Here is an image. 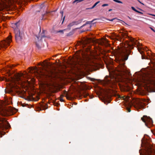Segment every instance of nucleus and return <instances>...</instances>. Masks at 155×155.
Segmentation results:
<instances>
[{"label": "nucleus", "instance_id": "obj_1", "mask_svg": "<svg viewBox=\"0 0 155 155\" xmlns=\"http://www.w3.org/2000/svg\"><path fill=\"white\" fill-rule=\"evenodd\" d=\"M126 49L121 48L116 53L117 61L119 63V67L116 69L114 74L116 75V78L120 82L119 84L120 88L121 91H125L126 90Z\"/></svg>", "mask_w": 155, "mask_h": 155}, {"label": "nucleus", "instance_id": "obj_2", "mask_svg": "<svg viewBox=\"0 0 155 155\" xmlns=\"http://www.w3.org/2000/svg\"><path fill=\"white\" fill-rule=\"evenodd\" d=\"M30 75L26 72H25L24 73H16L14 75V77L12 76L9 78H6L4 77L2 78L0 77V81L4 80L5 81L9 82V85H11L12 87L14 86V85L12 84L17 83L21 84L25 82L23 79H27L29 78Z\"/></svg>", "mask_w": 155, "mask_h": 155}, {"label": "nucleus", "instance_id": "obj_3", "mask_svg": "<svg viewBox=\"0 0 155 155\" xmlns=\"http://www.w3.org/2000/svg\"><path fill=\"white\" fill-rule=\"evenodd\" d=\"M134 45L138 46L140 45V44L137 40L128 36L127 32V60L128 59V53L134 48Z\"/></svg>", "mask_w": 155, "mask_h": 155}, {"label": "nucleus", "instance_id": "obj_4", "mask_svg": "<svg viewBox=\"0 0 155 155\" xmlns=\"http://www.w3.org/2000/svg\"><path fill=\"white\" fill-rule=\"evenodd\" d=\"M19 25V23L18 22L13 24L12 25L15 31V40L16 42L18 43L21 42L24 36V34L21 32L18 29Z\"/></svg>", "mask_w": 155, "mask_h": 155}, {"label": "nucleus", "instance_id": "obj_5", "mask_svg": "<svg viewBox=\"0 0 155 155\" xmlns=\"http://www.w3.org/2000/svg\"><path fill=\"white\" fill-rule=\"evenodd\" d=\"M49 64L48 62H46L45 63H42L41 65V66L43 67V69L42 70L40 69V71H39L38 69L37 68L35 67L31 69H29L28 72H30L31 71H32V72H34L35 74H39L44 75L45 74L44 72L43 71H46V69L48 68L49 65Z\"/></svg>", "mask_w": 155, "mask_h": 155}, {"label": "nucleus", "instance_id": "obj_6", "mask_svg": "<svg viewBox=\"0 0 155 155\" xmlns=\"http://www.w3.org/2000/svg\"><path fill=\"white\" fill-rule=\"evenodd\" d=\"M6 2H8V5H7L5 2H4V1L2 3L0 2V11L3 10L4 9L8 10L12 9L11 5H12V0H6Z\"/></svg>", "mask_w": 155, "mask_h": 155}, {"label": "nucleus", "instance_id": "obj_7", "mask_svg": "<svg viewBox=\"0 0 155 155\" xmlns=\"http://www.w3.org/2000/svg\"><path fill=\"white\" fill-rule=\"evenodd\" d=\"M141 119L148 127H150L153 124V120L152 119L149 117L144 116L141 118Z\"/></svg>", "mask_w": 155, "mask_h": 155}, {"label": "nucleus", "instance_id": "obj_8", "mask_svg": "<svg viewBox=\"0 0 155 155\" xmlns=\"http://www.w3.org/2000/svg\"><path fill=\"white\" fill-rule=\"evenodd\" d=\"M144 82L147 84H150L149 86L151 89L152 91L155 92V81L149 78H147V80H144Z\"/></svg>", "mask_w": 155, "mask_h": 155}, {"label": "nucleus", "instance_id": "obj_9", "mask_svg": "<svg viewBox=\"0 0 155 155\" xmlns=\"http://www.w3.org/2000/svg\"><path fill=\"white\" fill-rule=\"evenodd\" d=\"M127 110L128 112H130L131 111L130 107L133 105V103L132 102V97H130L129 96L127 95Z\"/></svg>", "mask_w": 155, "mask_h": 155}, {"label": "nucleus", "instance_id": "obj_10", "mask_svg": "<svg viewBox=\"0 0 155 155\" xmlns=\"http://www.w3.org/2000/svg\"><path fill=\"white\" fill-rule=\"evenodd\" d=\"M144 155H155V150L154 151L151 147L150 146L146 151Z\"/></svg>", "mask_w": 155, "mask_h": 155}, {"label": "nucleus", "instance_id": "obj_11", "mask_svg": "<svg viewBox=\"0 0 155 155\" xmlns=\"http://www.w3.org/2000/svg\"><path fill=\"white\" fill-rule=\"evenodd\" d=\"M38 8L40 9V10H38V12H46V8L44 3L42 4L41 5L38 7Z\"/></svg>", "mask_w": 155, "mask_h": 155}, {"label": "nucleus", "instance_id": "obj_12", "mask_svg": "<svg viewBox=\"0 0 155 155\" xmlns=\"http://www.w3.org/2000/svg\"><path fill=\"white\" fill-rule=\"evenodd\" d=\"M75 61H76V62L77 63H78L79 64L81 65V64H83V63H81L80 61H82L81 58L80 56L78 55V54H76V57H75V58H74Z\"/></svg>", "mask_w": 155, "mask_h": 155}, {"label": "nucleus", "instance_id": "obj_13", "mask_svg": "<svg viewBox=\"0 0 155 155\" xmlns=\"http://www.w3.org/2000/svg\"><path fill=\"white\" fill-rule=\"evenodd\" d=\"M100 44L107 46L108 45V41L106 39H103L100 41Z\"/></svg>", "mask_w": 155, "mask_h": 155}, {"label": "nucleus", "instance_id": "obj_14", "mask_svg": "<svg viewBox=\"0 0 155 155\" xmlns=\"http://www.w3.org/2000/svg\"><path fill=\"white\" fill-rule=\"evenodd\" d=\"M78 24V23L77 22H73L70 23L68 25V28L67 29L70 30L71 29V27L72 26L74 25H77Z\"/></svg>", "mask_w": 155, "mask_h": 155}, {"label": "nucleus", "instance_id": "obj_15", "mask_svg": "<svg viewBox=\"0 0 155 155\" xmlns=\"http://www.w3.org/2000/svg\"><path fill=\"white\" fill-rule=\"evenodd\" d=\"M131 8L133 10H134V11H135V12H136L137 13H139L140 14H141V15H143V12L137 10L134 7H131Z\"/></svg>", "mask_w": 155, "mask_h": 155}, {"label": "nucleus", "instance_id": "obj_16", "mask_svg": "<svg viewBox=\"0 0 155 155\" xmlns=\"http://www.w3.org/2000/svg\"><path fill=\"white\" fill-rule=\"evenodd\" d=\"M47 86L49 88H51L50 86H53L54 85V83L53 82H47L46 84Z\"/></svg>", "mask_w": 155, "mask_h": 155}, {"label": "nucleus", "instance_id": "obj_17", "mask_svg": "<svg viewBox=\"0 0 155 155\" xmlns=\"http://www.w3.org/2000/svg\"><path fill=\"white\" fill-rule=\"evenodd\" d=\"M138 106L140 108H142L143 107V104L142 102L140 101L138 104Z\"/></svg>", "mask_w": 155, "mask_h": 155}, {"label": "nucleus", "instance_id": "obj_18", "mask_svg": "<svg viewBox=\"0 0 155 155\" xmlns=\"http://www.w3.org/2000/svg\"><path fill=\"white\" fill-rule=\"evenodd\" d=\"M126 71H127V77L128 76L129 77H130V76H131V74L130 73V72L127 69V68ZM127 79H128V78H127Z\"/></svg>", "mask_w": 155, "mask_h": 155}, {"label": "nucleus", "instance_id": "obj_19", "mask_svg": "<svg viewBox=\"0 0 155 155\" xmlns=\"http://www.w3.org/2000/svg\"><path fill=\"white\" fill-rule=\"evenodd\" d=\"M67 30V29H64V30L58 31H57V32L58 33H63L64 32V31H65L66 30Z\"/></svg>", "mask_w": 155, "mask_h": 155}, {"label": "nucleus", "instance_id": "obj_20", "mask_svg": "<svg viewBox=\"0 0 155 155\" xmlns=\"http://www.w3.org/2000/svg\"><path fill=\"white\" fill-rule=\"evenodd\" d=\"M100 2V1H98L96 2L94 4L93 6L91 8V9L93 8L98 3Z\"/></svg>", "mask_w": 155, "mask_h": 155}, {"label": "nucleus", "instance_id": "obj_21", "mask_svg": "<svg viewBox=\"0 0 155 155\" xmlns=\"http://www.w3.org/2000/svg\"><path fill=\"white\" fill-rule=\"evenodd\" d=\"M41 42V41H39L38 42H38H37L36 43V45L37 47L38 48H41V46H40V45H39V43H40Z\"/></svg>", "mask_w": 155, "mask_h": 155}, {"label": "nucleus", "instance_id": "obj_22", "mask_svg": "<svg viewBox=\"0 0 155 155\" xmlns=\"http://www.w3.org/2000/svg\"><path fill=\"white\" fill-rule=\"evenodd\" d=\"M142 59H148V58H147L145 55H142Z\"/></svg>", "mask_w": 155, "mask_h": 155}, {"label": "nucleus", "instance_id": "obj_23", "mask_svg": "<svg viewBox=\"0 0 155 155\" xmlns=\"http://www.w3.org/2000/svg\"><path fill=\"white\" fill-rule=\"evenodd\" d=\"M113 1L118 3H122V2L121 1L118 0H113Z\"/></svg>", "mask_w": 155, "mask_h": 155}, {"label": "nucleus", "instance_id": "obj_24", "mask_svg": "<svg viewBox=\"0 0 155 155\" xmlns=\"http://www.w3.org/2000/svg\"><path fill=\"white\" fill-rule=\"evenodd\" d=\"M88 95V94L87 93H85L84 94V97H86Z\"/></svg>", "mask_w": 155, "mask_h": 155}, {"label": "nucleus", "instance_id": "obj_25", "mask_svg": "<svg viewBox=\"0 0 155 155\" xmlns=\"http://www.w3.org/2000/svg\"><path fill=\"white\" fill-rule=\"evenodd\" d=\"M108 4H103L102 5V7H104V6H108Z\"/></svg>", "mask_w": 155, "mask_h": 155}, {"label": "nucleus", "instance_id": "obj_26", "mask_svg": "<svg viewBox=\"0 0 155 155\" xmlns=\"http://www.w3.org/2000/svg\"><path fill=\"white\" fill-rule=\"evenodd\" d=\"M123 99L124 100V101H125L126 97L125 96H123L122 97Z\"/></svg>", "mask_w": 155, "mask_h": 155}, {"label": "nucleus", "instance_id": "obj_27", "mask_svg": "<svg viewBox=\"0 0 155 155\" xmlns=\"http://www.w3.org/2000/svg\"><path fill=\"white\" fill-rule=\"evenodd\" d=\"M150 28L154 32H155V30L152 28L150 27Z\"/></svg>", "mask_w": 155, "mask_h": 155}, {"label": "nucleus", "instance_id": "obj_28", "mask_svg": "<svg viewBox=\"0 0 155 155\" xmlns=\"http://www.w3.org/2000/svg\"><path fill=\"white\" fill-rule=\"evenodd\" d=\"M137 1L140 4H142V5H144V4L142 3L139 0H137Z\"/></svg>", "mask_w": 155, "mask_h": 155}, {"label": "nucleus", "instance_id": "obj_29", "mask_svg": "<svg viewBox=\"0 0 155 155\" xmlns=\"http://www.w3.org/2000/svg\"><path fill=\"white\" fill-rule=\"evenodd\" d=\"M138 51H139V52L141 54H142V51H141V50H140L139 49V48H138Z\"/></svg>", "mask_w": 155, "mask_h": 155}, {"label": "nucleus", "instance_id": "obj_30", "mask_svg": "<svg viewBox=\"0 0 155 155\" xmlns=\"http://www.w3.org/2000/svg\"><path fill=\"white\" fill-rule=\"evenodd\" d=\"M137 9H139L140 11H142V12H144L143 10L141 8H138Z\"/></svg>", "mask_w": 155, "mask_h": 155}, {"label": "nucleus", "instance_id": "obj_31", "mask_svg": "<svg viewBox=\"0 0 155 155\" xmlns=\"http://www.w3.org/2000/svg\"><path fill=\"white\" fill-rule=\"evenodd\" d=\"M114 19H111V20H110V21H113V20Z\"/></svg>", "mask_w": 155, "mask_h": 155}, {"label": "nucleus", "instance_id": "obj_32", "mask_svg": "<svg viewBox=\"0 0 155 155\" xmlns=\"http://www.w3.org/2000/svg\"><path fill=\"white\" fill-rule=\"evenodd\" d=\"M60 13L62 15L63 14V12H61Z\"/></svg>", "mask_w": 155, "mask_h": 155}, {"label": "nucleus", "instance_id": "obj_33", "mask_svg": "<svg viewBox=\"0 0 155 155\" xmlns=\"http://www.w3.org/2000/svg\"><path fill=\"white\" fill-rule=\"evenodd\" d=\"M112 10V9H110L108 11L109 12H110V11H111Z\"/></svg>", "mask_w": 155, "mask_h": 155}, {"label": "nucleus", "instance_id": "obj_34", "mask_svg": "<svg viewBox=\"0 0 155 155\" xmlns=\"http://www.w3.org/2000/svg\"><path fill=\"white\" fill-rule=\"evenodd\" d=\"M150 15H153V16H155V15H152V14H150Z\"/></svg>", "mask_w": 155, "mask_h": 155}, {"label": "nucleus", "instance_id": "obj_35", "mask_svg": "<svg viewBox=\"0 0 155 155\" xmlns=\"http://www.w3.org/2000/svg\"><path fill=\"white\" fill-rule=\"evenodd\" d=\"M126 87H127V85Z\"/></svg>", "mask_w": 155, "mask_h": 155}, {"label": "nucleus", "instance_id": "obj_36", "mask_svg": "<svg viewBox=\"0 0 155 155\" xmlns=\"http://www.w3.org/2000/svg\"><path fill=\"white\" fill-rule=\"evenodd\" d=\"M124 106H126V104H125V102L124 103Z\"/></svg>", "mask_w": 155, "mask_h": 155}, {"label": "nucleus", "instance_id": "obj_37", "mask_svg": "<svg viewBox=\"0 0 155 155\" xmlns=\"http://www.w3.org/2000/svg\"><path fill=\"white\" fill-rule=\"evenodd\" d=\"M89 27L90 28H91V25H89Z\"/></svg>", "mask_w": 155, "mask_h": 155}, {"label": "nucleus", "instance_id": "obj_38", "mask_svg": "<svg viewBox=\"0 0 155 155\" xmlns=\"http://www.w3.org/2000/svg\"><path fill=\"white\" fill-rule=\"evenodd\" d=\"M45 106H47V104H45Z\"/></svg>", "mask_w": 155, "mask_h": 155}, {"label": "nucleus", "instance_id": "obj_39", "mask_svg": "<svg viewBox=\"0 0 155 155\" xmlns=\"http://www.w3.org/2000/svg\"><path fill=\"white\" fill-rule=\"evenodd\" d=\"M154 135L155 136V133H154Z\"/></svg>", "mask_w": 155, "mask_h": 155}, {"label": "nucleus", "instance_id": "obj_40", "mask_svg": "<svg viewBox=\"0 0 155 155\" xmlns=\"http://www.w3.org/2000/svg\"><path fill=\"white\" fill-rule=\"evenodd\" d=\"M128 17L129 18H130L129 17Z\"/></svg>", "mask_w": 155, "mask_h": 155}]
</instances>
